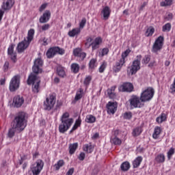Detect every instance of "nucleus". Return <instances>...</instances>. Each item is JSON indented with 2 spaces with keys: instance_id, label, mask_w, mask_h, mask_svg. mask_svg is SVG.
Here are the masks:
<instances>
[{
  "instance_id": "1",
  "label": "nucleus",
  "mask_w": 175,
  "mask_h": 175,
  "mask_svg": "<svg viewBox=\"0 0 175 175\" xmlns=\"http://www.w3.org/2000/svg\"><path fill=\"white\" fill-rule=\"evenodd\" d=\"M42 66H43V60L40 58L36 59L32 67L33 73H31L27 79V84H32V91L34 94H38L40 90V78L36 75L42 73Z\"/></svg>"
},
{
  "instance_id": "2",
  "label": "nucleus",
  "mask_w": 175,
  "mask_h": 175,
  "mask_svg": "<svg viewBox=\"0 0 175 175\" xmlns=\"http://www.w3.org/2000/svg\"><path fill=\"white\" fill-rule=\"evenodd\" d=\"M12 126L18 132H23V130L25 129L27 126V113L23 111L16 113L12 121Z\"/></svg>"
},
{
  "instance_id": "3",
  "label": "nucleus",
  "mask_w": 175,
  "mask_h": 175,
  "mask_svg": "<svg viewBox=\"0 0 175 175\" xmlns=\"http://www.w3.org/2000/svg\"><path fill=\"white\" fill-rule=\"evenodd\" d=\"M129 102L130 103L131 109H142V107L144 106V103L142 101L141 97L136 95H132L129 100Z\"/></svg>"
},
{
  "instance_id": "4",
  "label": "nucleus",
  "mask_w": 175,
  "mask_h": 175,
  "mask_svg": "<svg viewBox=\"0 0 175 175\" xmlns=\"http://www.w3.org/2000/svg\"><path fill=\"white\" fill-rule=\"evenodd\" d=\"M155 91L152 88H148L146 90H144L140 95L142 102H150L154 98V94Z\"/></svg>"
},
{
  "instance_id": "5",
  "label": "nucleus",
  "mask_w": 175,
  "mask_h": 175,
  "mask_svg": "<svg viewBox=\"0 0 175 175\" xmlns=\"http://www.w3.org/2000/svg\"><path fill=\"white\" fill-rule=\"evenodd\" d=\"M44 162L42 159H38L36 163L31 165L30 169L33 175H39L42 170H43Z\"/></svg>"
},
{
  "instance_id": "6",
  "label": "nucleus",
  "mask_w": 175,
  "mask_h": 175,
  "mask_svg": "<svg viewBox=\"0 0 175 175\" xmlns=\"http://www.w3.org/2000/svg\"><path fill=\"white\" fill-rule=\"evenodd\" d=\"M140 61H142V55H138L136 57V59L133 62L131 66L129 68L131 75H135L137 70H139Z\"/></svg>"
},
{
  "instance_id": "7",
  "label": "nucleus",
  "mask_w": 175,
  "mask_h": 175,
  "mask_svg": "<svg viewBox=\"0 0 175 175\" xmlns=\"http://www.w3.org/2000/svg\"><path fill=\"white\" fill-rule=\"evenodd\" d=\"M18 88H20V76L15 75L10 82L9 90L10 92H14Z\"/></svg>"
},
{
  "instance_id": "8",
  "label": "nucleus",
  "mask_w": 175,
  "mask_h": 175,
  "mask_svg": "<svg viewBox=\"0 0 175 175\" xmlns=\"http://www.w3.org/2000/svg\"><path fill=\"white\" fill-rule=\"evenodd\" d=\"M163 40L164 38L162 36H160L157 38L152 46V53H157L158 51H161V50H162V47L163 46Z\"/></svg>"
},
{
  "instance_id": "9",
  "label": "nucleus",
  "mask_w": 175,
  "mask_h": 175,
  "mask_svg": "<svg viewBox=\"0 0 175 175\" xmlns=\"http://www.w3.org/2000/svg\"><path fill=\"white\" fill-rule=\"evenodd\" d=\"M55 105V96L50 95L49 97L46 98V101L44 102V107L45 110H51Z\"/></svg>"
},
{
  "instance_id": "10",
  "label": "nucleus",
  "mask_w": 175,
  "mask_h": 175,
  "mask_svg": "<svg viewBox=\"0 0 175 175\" xmlns=\"http://www.w3.org/2000/svg\"><path fill=\"white\" fill-rule=\"evenodd\" d=\"M31 42H28L27 40H24L22 42H19L17 45L16 50L17 52L21 54V53H24Z\"/></svg>"
},
{
  "instance_id": "11",
  "label": "nucleus",
  "mask_w": 175,
  "mask_h": 175,
  "mask_svg": "<svg viewBox=\"0 0 175 175\" xmlns=\"http://www.w3.org/2000/svg\"><path fill=\"white\" fill-rule=\"evenodd\" d=\"M72 124H73V122H72L70 121L66 122L65 120H64L63 122H62V123L59 126V133H65V132H67V131L69 129V128H70V126H72Z\"/></svg>"
},
{
  "instance_id": "12",
  "label": "nucleus",
  "mask_w": 175,
  "mask_h": 175,
  "mask_svg": "<svg viewBox=\"0 0 175 175\" xmlns=\"http://www.w3.org/2000/svg\"><path fill=\"white\" fill-rule=\"evenodd\" d=\"M120 92H132L133 91V85L129 82L124 83L119 88Z\"/></svg>"
},
{
  "instance_id": "13",
  "label": "nucleus",
  "mask_w": 175,
  "mask_h": 175,
  "mask_svg": "<svg viewBox=\"0 0 175 175\" xmlns=\"http://www.w3.org/2000/svg\"><path fill=\"white\" fill-rule=\"evenodd\" d=\"M51 17V12L49 10H46L42 16L40 17L39 21L40 24H46V23H49Z\"/></svg>"
},
{
  "instance_id": "14",
  "label": "nucleus",
  "mask_w": 175,
  "mask_h": 175,
  "mask_svg": "<svg viewBox=\"0 0 175 175\" xmlns=\"http://www.w3.org/2000/svg\"><path fill=\"white\" fill-rule=\"evenodd\" d=\"M24 103V98L20 95L15 96L13 99V104L15 107H21Z\"/></svg>"
},
{
  "instance_id": "15",
  "label": "nucleus",
  "mask_w": 175,
  "mask_h": 175,
  "mask_svg": "<svg viewBox=\"0 0 175 175\" xmlns=\"http://www.w3.org/2000/svg\"><path fill=\"white\" fill-rule=\"evenodd\" d=\"M14 5V0H5L1 5L3 10H10Z\"/></svg>"
},
{
  "instance_id": "16",
  "label": "nucleus",
  "mask_w": 175,
  "mask_h": 175,
  "mask_svg": "<svg viewBox=\"0 0 175 175\" xmlns=\"http://www.w3.org/2000/svg\"><path fill=\"white\" fill-rule=\"evenodd\" d=\"M124 64H125V60L124 59H120L118 62H116V64L113 66V70L116 73H118V72H120L121 69L122 68V66H124Z\"/></svg>"
},
{
  "instance_id": "17",
  "label": "nucleus",
  "mask_w": 175,
  "mask_h": 175,
  "mask_svg": "<svg viewBox=\"0 0 175 175\" xmlns=\"http://www.w3.org/2000/svg\"><path fill=\"white\" fill-rule=\"evenodd\" d=\"M107 108L109 114H114L117 111V105L114 103L109 102L107 105Z\"/></svg>"
},
{
  "instance_id": "18",
  "label": "nucleus",
  "mask_w": 175,
  "mask_h": 175,
  "mask_svg": "<svg viewBox=\"0 0 175 175\" xmlns=\"http://www.w3.org/2000/svg\"><path fill=\"white\" fill-rule=\"evenodd\" d=\"M110 8H109V6H105L101 11V14H103V20H109V17H110Z\"/></svg>"
},
{
  "instance_id": "19",
  "label": "nucleus",
  "mask_w": 175,
  "mask_h": 175,
  "mask_svg": "<svg viewBox=\"0 0 175 175\" xmlns=\"http://www.w3.org/2000/svg\"><path fill=\"white\" fill-rule=\"evenodd\" d=\"M80 32H81V29H80L79 27H77L68 31V35L70 36V38H75V36L80 35Z\"/></svg>"
},
{
  "instance_id": "20",
  "label": "nucleus",
  "mask_w": 175,
  "mask_h": 175,
  "mask_svg": "<svg viewBox=\"0 0 175 175\" xmlns=\"http://www.w3.org/2000/svg\"><path fill=\"white\" fill-rule=\"evenodd\" d=\"M56 70L59 77H65V76H66V73L65 72V68L62 67V66L57 65L56 67Z\"/></svg>"
},
{
  "instance_id": "21",
  "label": "nucleus",
  "mask_w": 175,
  "mask_h": 175,
  "mask_svg": "<svg viewBox=\"0 0 175 175\" xmlns=\"http://www.w3.org/2000/svg\"><path fill=\"white\" fill-rule=\"evenodd\" d=\"M102 43V38H96L95 40L92 42V50H96L99 49V44Z\"/></svg>"
},
{
  "instance_id": "22",
  "label": "nucleus",
  "mask_w": 175,
  "mask_h": 175,
  "mask_svg": "<svg viewBox=\"0 0 175 175\" xmlns=\"http://www.w3.org/2000/svg\"><path fill=\"white\" fill-rule=\"evenodd\" d=\"M55 54H57V50L55 49V46L51 47L46 51V55L47 58H53L55 57Z\"/></svg>"
},
{
  "instance_id": "23",
  "label": "nucleus",
  "mask_w": 175,
  "mask_h": 175,
  "mask_svg": "<svg viewBox=\"0 0 175 175\" xmlns=\"http://www.w3.org/2000/svg\"><path fill=\"white\" fill-rule=\"evenodd\" d=\"M143 161V157H137L133 162V166L134 169H136L137 167L140 166V163H142Z\"/></svg>"
},
{
  "instance_id": "24",
  "label": "nucleus",
  "mask_w": 175,
  "mask_h": 175,
  "mask_svg": "<svg viewBox=\"0 0 175 175\" xmlns=\"http://www.w3.org/2000/svg\"><path fill=\"white\" fill-rule=\"evenodd\" d=\"M116 86H112L111 88L107 90V94L109 96L110 99H114L116 98Z\"/></svg>"
},
{
  "instance_id": "25",
  "label": "nucleus",
  "mask_w": 175,
  "mask_h": 175,
  "mask_svg": "<svg viewBox=\"0 0 175 175\" xmlns=\"http://www.w3.org/2000/svg\"><path fill=\"white\" fill-rule=\"evenodd\" d=\"M122 172H128L131 169V164L128 161L123 162L120 165Z\"/></svg>"
},
{
  "instance_id": "26",
  "label": "nucleus",
  "mask_w": 175,
  "mask_h": 175,
  "mask_svg": "<svg viewBox=\"0 0 175 175\" xmlns=\"http://www.w3.org/2000/svg\"><path fill=\"white\" fill-rule=\"evenodd\" d=\"M77 147H79V144L78 143H74V144H70L69 145V152L72 155V154H75L76 152V150H77Z\"/></svg>"
},
{
  "instance_id": "27",
  "label": "nucleus",
  "mask_w": 175,
  "mask_h": 175,
  "mask_svg": "<svg viewBox=\"0 0 175 175\" xmlns=\"http://www.w3.org/2000/svg\"><path fill=\"white\" fill-rule=\"evenodd\" d=\"M61 121L62 122L65 121L66 122H68L70 121V122H73V118H69V113L66 112L62 116Z\"/></svg>"
},
{
  "instance_id": "28",
  "label": "nucleus",
  "mask_w": 175,
  "mask_h": 175,
  "mask_svg": "<svg viewBox=\"0 0 175 175\" xmlns=\"http://www.w3.org/2000/svg\"><path fill=\"white\" fill-rule=\"evenodd\" d=\"M80 125H81V119L80 118H79L75 121V123L74 126H72V129L70 131V133H72L74 132V131H76V129H77V128H79V126H80Z\"/></svg>"
},
{
  "instance_id": "29",
  "label": "nucleus",
  "mask_w": 175,
  "mask_h": 175,
  "mask_svg": "<svg viewBox=\"0 0 175 175\" xmlns=\"http://www.w3.org/2000/svg\"><path fill=\"white\" fill-rule=\"evenodd\" d=\"M161 132H162L161 127L159 126L155 127L154 133L152 134L153 139H158V137H159V135H161Z\"/></svg>"
},
{
  "instance_id": "30",
  "label": "nucleus",
  "mask_w": 175,
  "mask_h": 175,
  "mask_svg": "<svg viewBox=\"0 0 175 175\" xmlns=\"http://www.w3.org/2000/svg\"><path fill=\"white\" fill-rule=\"evenodd\" d=\"M70 68L72 73H79V70H80V66L77 63H72Z\"/></svg>"
},
{
  "instance_id": "31",
  "label": "nucleus",
  "mask_w": 175,
  "mask_h": 175,
  "mask_svg": "<svg viewBox=\"0 0 175 175\" xmlns=\"http://www.w3.org/2000/svg\"><path fill=\"white\" fill-rule=\"evenodd\" d=\"M111 142H112L113 144H115V146H121L122 141H121V139L118 138V137H111Z\"/></svg>"
},
{
  "instance_id": "32",
  "label": "nucleus",
  "mask_w": 175,
  "mask_h": 175,
  "mask_svg": "<svg viewBox=\"0 0 175 175\" xmlns=\"http://www.w3.org/2000/svg\"><path fill=\"white\" fill-rule=\"evenodd\" d=\"M33 35H35V30L33 29H31L30 30H29L27 37V41L31 43V42H32V39H33Z\"/></svg>"
},
{
  "instance_id": "33",
  "label": "nucleus",
  "mask_w": 175,
  "mask_h": 175,
  "mask_svg": "<svg viewBox=\"0 0 175 175\" xmlns=\"http://www.w3.org/2000/svg\"><path fill=\"white\" fill-rule=\"evenodd\" d=\"M96 121V118L92 115H88L85 118V122L88 124H94Z\"/></svg>"
},
{
  "instance_id": "34",
  "label": "nucleus",
  "mask_w": 175,
  "mask_h": 175,
  "mask_svg": "<svg viewBox=\"0 0 175 175\" xmlns=\"http://www.w3.org/2000/svg\"><path fill=\"white\" fill-rule=\"evenodd\" d=\"M155 161H157L158 163H163L165 162V154H160L157 155L155 158Z\"/></svg>"
},
{
  "instance_id": "35",
  "label": "nucleus",
  "mask_w": 175,
  "mask_h": 175,
  "mask_svg": "<svg viewBox=\"0 0 175 175\" xmlns=\"http://www.w3.org/2000/svg\"><path fill=\"white\" fill-rule=\"evenodd\" d=\"M64 165H65V161H64V160H59L57 163L54 165V167L55 168V170H59Z\"/></svg>"
},
{
  "instance_id": "36",
  "label": "nucleus",
  "mask_w": 175,
  "mask_h": 175,
  "mask_svg": "<svg viewBox=\"0 0 175 175\" xmlns=\"http://www.w3.org/2000/svg\"><path fill=\"white\" fill-rule=\"evenodd\" d=\"M166 114L161 113V115L159 117L157 118L156 121L159 124H162L163 121H166Z\"/></svg>"
},
{
  "instance_id": "37",
  "label": "nucleus",
  "mask_w": 175,
  "mask_h": 175,
  "mask_svg": "<svg viewBox=\"0 0 175 175\" xmlns=\"http://www.w3.org/2000/svg\"><path fill=\"white\" fill-rule=\"evenodd\" d=\"M16 131H17V129L14 128V126H12V127L8 131V137H13L16 133Z\"/></svg>"
},
{
  "instance_id": "38",
  "label": "nucleus",
  "mask_w": 175,
  "mask_h": 175,
  "mask_svg": "<svg viewBox=\"0 0 175 175\" xmlns=\"http://www.w3.org/2000/svg\"><path fill=\"white\" fill-rule=\"evenodd\" d=\"M172 3H173V0H165L164 1H161L160 3V6H172Z\"/></svg>"
},
{
  "instance_id": "39",
  "label": "nucleus",
  "mask_w": 175,
  "mask_h": 175,
  "mask_svg": "<svg viewBox=\"0 0 175 175\" xmlns=\"http://www.w3.org/2000/svg\"><path fill=\"white\" fill-rule=\"evenodd\" d=\"M91 80H92V77L91 76H88L85 78L83 84H84V85H85L86 88H88V85H90V84L91 83Z\"/></svg>"
},
{
  "instance_id": "40",
  "label": "nucleus",
  "mask_w": 175,
  "mask_h": 175,
  "mask_svg": "<svg viewBox=\"0 0 175 175\" xmlns=\"http://www.w3.org/2000/svg\"><path fill=\"white\" fill-rule=\"evenodd\" d=\"M92 145H90V144H85L83 146V151H85L86 152H88L89 154H91V152H92Z\"/></svg>"
},
{
  "instance_id": "41",
  "label": "nucleus",
  "mask_w": 175,
  "mask_h": 175,
  "mask_svg": "<svg viewBox=\"0 0 175 175\" xmlns=\"http://www.w3.org/2000/svg\"><path fill=\"white\" fill-rule=\"evenodd\" d=\"M15 44H11L10 45V46L8 49V55H10L11 54H15L16 53H14V47H15Z\"/></svg>"
},
{
  "instance_id": "42",
  "label": "nucleus",
  "mask_w": 175,
  "mask_h": 175,
  "mask_svg": "<svg viewBox=\"0 0 175 175\" xmlns=\"http://www.w3.org/2000/svg\"><path fill=\"white\" fill-rule=\"evenodd\" d=\"M170 29H172V25L170 23H167L163 26L162 31L163 32H170Z\"/></svg>"
},
{
  "instance_id": "43",
  "label": "nucleus",
  "mask_w": 175,
  "mask_h": 175,
  "mask_svg": "<svg viewBox=\"0 0 175 175\" xmlns=\"http://www.w3.org/2000/svg\"><path fill=\"white\" fill-rule=\"evenodd\" d=\"M92 38L91 37H89L86 39V42L85 43L86 49H90V47H91V46L92 45Z\"/></svg>"
},
{
  "instance_id": "44",
  "label": "nucleus",
  "mask_w": 175,
  "mask_h": 175,
  "mask_svg": "<svg viewBox=\"0 0 175 175\" xmlns=\"http://www.w3.org/2000/svg\"><path fill=\"white\" fill-rule=\"evenodd\" d=\"M154 32H155V29L154 27H149L146 32V36H152L154 34Z\"/></svg>"
},
{
  "instance_id": "45",
  "label": "nucleus",
  "mask_w": 175,
  "mask_h": 175,
  "mask_svg": "<svg viewBox=\"0 0 175 175\" xmlns=\"http://www.w3.org/2000/svg\"><path fill=\"white\" fill-rule=\"evenodd\" d=\"M83 89H79V92L76 94L75 99L76 100H80V99L83 98Z\"/></svg>"
},
{
  "instance_id": "46",
  "label": "nucleus",
  "mask_w": 175,
  "mask_h": 175,
  "mask_svg": "<svg viewBox=\"0 0 175 175\" xmlns=\"http://www.w3.org/2000/svg\"><path fill=\"white\" fill-rule=\"evenodd\" d=\"M140 133H142V128L141 127H137L133 131V136H139V135H140Z\"/></svg>"
},
{
  "instance_id": "47",
  "label": "nucleus",
  "mask_w": 175,
  "mask_h": 175,
  "mask_svg": "<svg viewBox=\"0 0 175 175\" xmlns=\"http://www.w3.org/2000/svg\"><path fill=\"white\" fill-rule=\"evenodd\" d=\"M132 112L129 111V112H125L123 115V118L124 120H131L132 118Z\"/></svg>"
},
{
  "instance_id": "48",
  "label": "nucleus",
  "mask_w": 175,
  "mask_h": 175,
  "mask_svg": "<svg viewBox=\"0 0 175 175\" xmlns=\"http://www.w3.org/2000/svg\"><path fill=\"white\" fill-rule=\"evenodd\" d=\"M96 63V59H92L90 61V63H89V67L90 69H94L95 68V64Z\"/></svg>"
},
{
  "instance_id": "49",
  "label": "nucleus",
  "mask_w": 175,
  "mask_h": 175,
  "mask_svg": "<svg viewBox=\"0 0 175 175\" xmlns=\"http://www.w3.org/2000/svg\"><path fill=\"white\" fill-rule=\"evenodd\" d=\"M85 24H87V19L85 18H83L81 21L79 23V29L84 28V27H85Z\"/></svg>"
},
{
  "instance_id": "50",
  "label": "nucleus",
  "mask_w": 175,
  "mask_h": 175,
  "mask_svg": "<svg viewBox=\"0 0 175 175\" xmlns=\"http://www.w3.org/2000/svg\"><path fill=\"white\" fill-rule=\"evenodd\" d=\"M56 50V54H60V55H63V54H65V50L59 48V46H55Z\"/></svg>"
},
{
  "instance_id": "51",
  "label": "nucleus",
  "mask_w": 175,
  "mask_h": 175,
  "mask_svg": "<svg viewBox=\"0 0 175 175\" xmlns=\"http://www.w3.org/2000/svg\"><path fill=\"white\" fill-rule=\"evenodd\" d=\"M174 154V148H171L169 151L167 152V158L169 160H170V158H172V155Z\"/></svg>"
},
{
  "instance_id": "52",
  "label": "nucleus",
  "mask_w": 175,
  "mask_h": 175,
  "mask_svg": "<svg viewBox=\"0 0 175 175\" xmlns=\"http://www.w3.org/2000/svg\"><path fill=\"white\" fill-rule=\"evenodd\" d=\"M129 53H131L130 50H126L124 52H123L122 53V58L120 59H124L125 61V58L129 55Z\"/></svg>"
},
{
  "instance_id": "53",
  "label": "nucleus",
  "mask_w": 175,
  "mask_h": 175,
  "mask_svg": "<svg viewBox=\"0 0 175 175\" xmlns=\"http://www.w3.org/2000/svg\"><path fill=\"white\" fill-rule=\"evenodd\" d=\"M165 21H172L173 20V14L168 13L165 17H164Z\"/></svg>"
},
{
  "instance_id": "54",
  "label": "nucleus",
  "mask_w": 175,
  "mask_h": 175,
  "mask_svg": "<svg viewBox=\"0 0 175 175\" xmlns=\"http://www.w3.org/2000/svg\"><path fill=\"white\" fill-rule=\"evenodd\" d=\"M150 58L148 55H145V57L142 59V64H144L145 65H147L148 62H150Z\"/></svg>"
},
{
  "instance_id": "55",
  "label": "nucleus",
  "mask_w": 175,
  "mask_h": 175,
  "mask_svg": "<svg viewBox=\"0 0 175 175\" xmlns=\"http://www.w3.org/2000/svg\"><path fill=\"white\" fill-rule=\"evenodd\" d=\"M106 62H103L101 66L99 68V72L100 73H103L105 72V70L106 69Z\"/></svg>"
},
{
  "instance_id": "56",
  "label": "nucleus",
  "mask_w": 175,
  "mask_h": 175,
  "mask_svg": "<svg viewBox=\"0 0 175 175\" xmlns=\"http://www.w3.org/2000/svg\"><path fill=\"white\" fill-rule=\"evenodd\" d=\"M81 53V51L80 50V49H75L73 51V54L75 57H79Z\"/></svg>"
},
{
  "instance_id": "57",
  "label": "nucleus",
  "mask_w": 175,
  "mask_h": 175,
  "mask_svg": "<svg viewBox=\"0 0 175 175\" xmlns=\"http://www.w3.org/2000/svg\"><path fill=\"white\" fill-rule=\"evenodd\" d=\"M42 31H47L50 29V24L47 23L42 26L41 27Z\"/></svg>"
},
{
  "instance_id": "58",
  "label": "nucleus",
  "mask_w": 175,
  "mask_h": 175,
  "mask_svg": "<svg viewBox=\"0 0 175 175\" xmlns=\"http://www.w3.org/2000/svg\"><path fill=\"white\" fill-rule=\"evenodd\" d=\"M10 55V59L13 62H16L17 61V55L16 53H12Z\"/></svg>"
},
{
  "instance_id": "59",
  "label": "nucleus",
  "mask_w": 175,
  "mask_h": 175,
  "mask_svg": "<svg viewBox=\"0 0 175 175\" xmlns=\"http://www.w3.org/2000/svg\"><path fill=\"white\" fill-rule=\"evenodd\" d=\"M3 69L4 72H8V70H9V62H5Z\"/></svg>"
},
{
  "instance_id": "60",
  "label": "nucleus",
  "mask_w": 175,
  "mask_h": 175,
  "mask_svg": "<svg viewBox=\"0 0 175 175\" xmlns=\"http://www.w3.org/2000/svg\"><path fill=\"white\" fill-rule=\"evenodd\" d=\"M78 159H79V161H84V159H85V153L81 152L78 157Z\"/></svg>"
},
{
  "instance_id": "61",
  "label": "nucleus",
  "mask_w": 175,
  "mask_h": 175,
  "mask_svg": "<svg viewBox=\"0 0 175 175\" xmlns=\"http://www.w3.org/2000/svg\"><path fill=\"white\" fill-rule=\"evenodd\" d=\"M101 53L103 57V55H107V54H109V49L107 48L103 49Z\"/></svg>"
},
{
  "instance_id": "62",
  "label": "nucleus",
  "mask_w": 175,
  "mask_h": 175,
  "mask_svg": "<svg viewBox=\"0 0 175 175\" xmlns=\"http://www.w3.org/2000/svg\"><path fill=\"white\" fill-rule=\"evenodd\" d=\"M118 135H120V131L119 130H115L113 132L111 137H118Z\"/></svg>"
},
{
  "instance_id": "63",
  "label": "nucleus",
  "mask_w": 175,
  "mask_h": 175,
  "mask_svg": "<svg viewBox=\"0 0 175 175\" xmlns=\"http://www.w3.org/2000/svg\"><path fill=\"white\" fill-rule=\"evenodd\" d=\"M75 172V168H70L66 173V175H72Z\"/></svg>"
},
{
  "instance_id": "64",
  "label": "nucleus",
  "mask_w": 175,
  "mask_h": 175,
  "mask_svg": "<svg viewBox=\"0 0 175 175\" xmlns=\"http://www.w3.org/2000/svg\"><path fill=\"white\" fill-rule=\"evenodd\" d=\"M171 92H175V80L174 81L173 84L170 87Z\"/></svg>"
}]
</instances>
